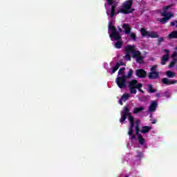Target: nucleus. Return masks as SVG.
Masks as SVG:
<instances>
[{"instance_id":"nucleus-1","label":"nucleus","mask_w":177,"mask_h":177,"mask_svg":"<svg viewBox=\"0 0 177 177\" xmlns=\"http://www.w3.org/2000/svg\"><path fill=\"white\" fill-rule=\"evenodd\" d=\"M109 30L111 31L110 38H113L114 41H117L114 45L115 48L116 49H121L122 45H124V42L121 41V35L117 32L115 26H113V21H111L109 24Z\"/></svg>"},{"instance_id":"nucleus-2","label":"nucleus","mask_w":177,"mask_h":177,"mask_svg":"<svg viewBox=\"0 0 177 177\" xmlns=\"http://www.w3.org/2000/svg\"><path fill=\"white\" fill-rule=\"evenodd\" d=\"M162 16H163V18L157 19L158 21H160L162 24H165L169 19L171 17H174V14L172 12H162Z\"/></svg>"},{"instance_id":"nucleus-3","label":"nucleus","mask_w":177,"mask_h":177,"mask_svg":"<svg viewBox=\"0 0 177 177\" xmlns=\"http://www.w3.org/2000/svg\"><path fill=\"white\" fill-rule=\"evenodd\" d=\"M116 84L120 89L122 88H127V79L126 77L122 75V77H118L116 78Z\"/></svg>"},{"instance_id":"nucleus-4","label":"nucleus","mask_w":177,"mask_h":177,"mask_svg":"<svg viewBox=\"0 0 177 177\" xmlns=\"http://www.w3.org/2000/svg\"><path fill=\"white\" fill-rule=\"evenodd\" d=\"M123 111V115L121 119H120V122H121V124H122L125 121V120H127V117L129 116V118H130V117H132V113H129V109H128L127 106H124Z\"/></svg>"},{"instance_id":"nucleus-5","label":"nucleus","mask_w":177,"mask_h":177,"mask_svg":"<svg viewBox=\"0 0 177 177\" xmlns=\"http://www.w3.org/2000/svg\"><path fill=\"white\" fill-rule=\"evenodd\" d=\"M133 57L136 58L137 63H138L139 64H143V63H145V61L143 60V57H142L140 51H136L134 53Z\"/></svg>"},{"instance_id":"nucleus-6","label":"nucleus","mask_w":177,"mask_h":177,"mask_svg":"<svg viewBox=\"0 0 177 177\" xmlns=\"http://www.w3.org/2000/svg\"><path fill=\"white\" fill-rule=\"evenodd\" d=\"M132 5H133V0H127L122 3V9L123 10H131V8H132Z\"/></svg>"},{"instance_id":"nucleus-7","label":"nucleus","mask_w":177,"mask_h":177,"mask_svg":"<svg viewBox=\"0 0 177 177\" xmlns=\"http://www.w3.org/2000/svg\"><path fill=\"white\" fill-rule=\"evenodd\" d=\"M143 84L142 83L138 84L137 80H132L131 82H129V88H142Z\"/></svg>"},{"instance_id":"nucleus-8","label":"nucleus","mask_w":177,"mask_h":177,"mask_svg":"<svg viewBox=\"0 0 177 177\" xmlns=\"http://www.w3.org/2000/svg\"><path fill=\"white\" fill-rule=\"evenodd\" d=\"M161 82L163 84V85H175V84H177V80H172L171 79L165 77L162 79Z\"/></svg>"},{"instance_id":"nucleus-9","label":"nucleus","mask_w":177,"mask_h":177,"mask_svg":"<svg viewBox=\"0 0 177 177\" xmlns=\"http://www.w3.org/2000/svg\"><path fill=\"white\" fill-rule=\"evenodd\" d=\"M136 75L138 77V78H146L147 72H146L145 69H137L136 71Z\"/></svg>"},{"instance_id":"nucleus-10","label":"nucleus","mask_w":177,"mask_h":177,"mask_svg":"<svg viewBox=\"0 0 177 177\" xmlns=\"http://www.w3.org/2000/svg\"><path fill=\"white\" fill-rule=\"evenodd\" d=\"M124 52L129 54L133 53V56H135V52L137 51L135 50V46L127 45L124 47Z\"/></svg>"},{"instance_id":"nucleus-11","label":"nucleus","mask_w":177,"mask_h":177,"mask_svg":"<svg viewBox=\"0 0 177 177\" xmlns=\"http://www.w3.org/2000/svg\"><path fill=\"white\" fill-rule=\"evenodd\" d=\"M170 57H169V53H166L165 55H162L161 60H160V63L162 64V66H165V64H167V63H168V61L169 60Z\"/></svg>"},{"instance_id":"nucleus-12","label":"nucleus","mask_w":177,"mask_h":177,"mask_svg":"<svg viewBox=\"0 0 177 177\" xmlns=\"http://www.w3.org/2000/svg\"><path fill=\"white\" fill-rule=\"evenodd\" d=\"M121 27H122L123 30H124L125 34L127 35H129L131 34V26L128 24H123L121 25Z\"/></svg>"},{"instance_id":"nucleus-13","label":"nucleus","mask_w":177,"mask_h":177,"mask_svg":"<svg viewBox=\"0 0 177 177\" xmlns=\"http://www.w3.org/2000/svg\"><path fill=\"white\" fill-rule=\"evenodd\" d=\"M151 70L153 72L149 73V80H156V65H153Z\"/></svg>"},{"instance_id":"nucleus-14","label":"nucleus","mask_w":177,"mask_h":177,"mask_svg":"<svg viewBox=\"0 0 177 177\" xmlns=\"http://www.w3.org/2000/svg\"><path fill=\"white\" fill-rule=\"evenodd\" d=\"M120 66H124V62H120L117 63L115 66L113 68L112 71L111 72V74H115V71H117L118 68H120Z\"/></svg>"},{"instance_id":"nucleus-15","label":"nucleus","mask_w":177,"mask_h":177,"mask_svg":"<svg viewBox=\"0 0 177 177\" xmlns=\"http://www.w3.org/2000/svg\"><path fill=\"white\" fill-rule=\"evenodd\" d=\"M168 39H177V30L172 31L167 36Z\"/></svg>"},{"instance_id":"nucleus-16","label":"nucleus","mask_w":177,"mask_h":177,"mask_svg":"<svg viewBox=\"0 0 177 177\" xmlns=\"http://www.w3.org/2000/svg\"><path fill=\"white\" fill-rule=\"evenodd\" d=\"M165 75L167 78H175L176 77V73L172 72V71H167L165 72Z\"/></svg>"},{"instance_id":"nucleus-17","label":"nucleus","mask_w":177,"mask_h":177,"mask_svg":"<svg viewBox=\"0 0 177 177\" xmlns=\"http://www.w3.org/2000/svg\"><path fill=\"white\" fill-rule=\"evenodd\" d=\"M135 9L132 8L131 10H124V9L122 10H119L116 12V15H119V13H124V15H129V13H132V12H134Z\"/></svg>"},{"instance_id":"nucleus-18","label":"nucleus","mask_w":177,"mask_h":177,"mask_svg":"<svg viewBox=\"0 0 177 177\" xmlns=\"http://www.w3.org/2000/svg\"><path fill=\"white\" fill-rule=\"evenodd\" d=\"M129 121L130 122V129H133V127H135V118H133V116H130V118H129Z\"/></svg>"},{"instance_id":"nucleus-19","label":"nucleus","mask_w":177,"mask_h":177,"mask_svg":"<svg viewBox=\"0 0 177 177\" xmlns=\"http://www.w3.org/2000/svg\"><path fill=\"white\" fill-rule=\"evenodd\" d=\"M151 127L149 126H144L142 127V130L140 131L141 133H147V132H150Z\"/></svg>"},{"instance_id":"nucleus-20","label":"nucleus","mask_w":177,"mask_h":177,"mask_svg":"<svg viewBox=\"0 0 177 177\" xmlns=\"http://www.w3.org/2000/svg\"><path fill=\"white\" fill-rule=\"evenodd\" d=\"M149 113H152V111H156V101H152L151 104L149 107Z\"/></svg>"},{"instance_id":"nucleus-21","label":"nucleus","mask_w":177,"mask_h":177,"mask_svg":"<svg viewBox=\"0 0 177 177\" xmlns=\"http://www.w3.org/2000/svg\"><path fill=\"white\" fill-rule=\"evenodd\" d=\"M111 19H113L114 17V15H115V8H116V6L115 5H113L111 6Z\"/></svg>"},{"instance_id":"nucleus-22","label":"nucleus","mask_w":177,"mask_h":177,"mask_svg":"<svg viewBox=\"0 0 177 177\" xmlns=\"http://www.w3.org/2000/svg\"><path fill=\"white\" fill-rule=\"evenodd\" d=\"M140 31L141 32V37H142L143 38L145 37H148L149 31L146 30L145 28H142Z\"/></svg>"},{"instance_id":"nucleus-23","label":"nucleus","mask_w":177,"mask_h":177,"mask_svg":"<svg viewBox=\"0 0 177 177\" xmlns=\"http://www.w3.org/2000/svg\"><path fill=\"white\" fill-rule=\"evenodd\" d=\"M143 110H145V107H143V106L136 107L133 109V113L138 114V113H140L141 111H143Z\"/></svg>"},{"instance_id":"nucleus-24","label":"nucleus","mask_w":177,"mask_h":177,"mask_svg":"<svg viewBox=\"0 0 177 177\" xmlns=\"http://www.w3.org/2000/svg\"><path fill=\"white\" fill-rule=\"evenodd\" d=\"M156 38H158V41L157 44L158 46L161 45V44H162V42H164V37H159L158 34L156 33Z\"/></svg>"},{"instance_id":"nucleus-25","label":"nucleus","mask_w":177,"mask_h":177,"mask_svg":"<svg viewBox=\"0 0 177 177\" xmlns=\"http://www.w3.org/2000/svg\"><path fill=\"white\" fill-rule=\"evenodd\" d=\"M133 74V71L132 69H129V71L127 73V75H123L124 77H126V79H131L132 78V75Z\"/></svg>"},{"instance_id":"nucleus-26","label":"nucleus","mask_w":177,"mask_h":177,"mask_svg":"<svg viewBox=\"0 0 177 177\" xmlns=\"http://www.w3.org/2000/svg\"><path fill=\"white\" fill-rule=\"evenodd\" d=\"M177 63V59H174L168 66V68H172L175 67V64Z\"/></svg>"},{"instance_id":"nucleus-27","label":"nucleus","mask_w":177,"mask_h":177,"mask_svg":"<svg viewBox=\"0 0 177 177\" xmlns=\"http://www.w3.org/2000/svg\"><path fill=\"white\" fill-rule=\"evenodd\" d=\"M129 97V93H124L123 94V95L120 97V100L122 102H126L127 100H128V98Z\"/></svg>"},{"instance_id":"nucleus-28","label":"nucleus","mask_w":177,"mask_h":177,"mask_svg":"<svg viewBox=\"0 0 177 177\" xmlns=\"http://www.w3.org/2000/svg\"><path fill=\"white\" fill-rule=\"evenodd\" d=\"M145 138H143V136L142 135H138V142L140 145H145Z\"/></svg>"},{"instance_id":"nucleus-29","label":"nucleus","mask_w":177,"mask_h":177,"mask_svg":"<svg viewBox=\"0 0 177 177\" xmlns=\"http://www.w3.org/2000/svg\"><path fill=\"white\" fill-rule=\"evenodd\" d=\"M129 91H130V93L131 95H136V89H138V88L136 87H129Z\"/></svg>"},{"instance_id":"nucleus-30","label":"nucleus","mask_w":177,"mask_h":177,"mask_svg":"<svg viewBox=\"0 0 177 177\" xmlns=\"http://www.w3.org/2000/svg\"><path fill=\"white\" fill-rule=\"evenodd\" d=\"M147 37L148 38H156V32L149 31Z\"/></svg>"},{"instance_id":"nucleus-31","label":"nucleus","mask_w":177,"mask_h":177,"mask_svg":"<svg viewBox=\"0 0 177 177\" xmlns=\"http://www.w3.org/2000/svg\"><path fill=\"white\" fill-rule=\"evenodd\" d=\"M123 74H125V67H122L118 71V75H123Z\"/></svg>"},{"instance_id":"nucleus-32","label":"nucleus","mask_w":177,"mask_h":177,"mask_svg":"<svg viewBox=\"0 0 177 177\" xmlns=\"http://www.w3.org/2000/svg\"><path fill=\"white\" fill-rule=\"evenodd\" d=\"M129 35H130V37L131 38V39L133 40V41H136V33H133V32H132V33H131V32H130V34H129Z\"/></svg>"},{"instance_id":"nucleus-33","label":"nucleus","mask_w":177,"mask_h":177,"mask_svg":"<svg viewBox=\"0 0 177 177\" xmlns=\"http://www.w3.org/2000/svg\"><path fill=\"white\" fill-rule=\"evenodd\" d=\"M148 88H149V92H150L151 93H154V92H156V90L153 89L152 85H149Z\"/></svg>"},{"instance_id":"nucleus-34","label":"nucleus","mask_w":177,"mask_h":177,"mask_svg":"<svg viewBox=\"0 0 177 177\" xmlns=\"http://www.w3.org/2000/svg\"><path fill=\"white\" fill-rule=\"evenodd\" d=\"M137 153H138L137 157H138V158H143V152L140 151H137Z\"/></svg>"},{"instance_id":"nucleus-35","label":"nucleus","mask_w":177,"mask_h":177,"mask_svg":"<svg viewBox=\"0 0 177 177\" xmlns=\"http://www.w3.org/2000/svg\"><path fill=\"white\" fill-rule=\"evenodd\" d=\"M170 26H171V27H175V26H176V27L177 28V20L171 21L170 23Z\"/></svg>"},{"instance_id":"nucleus-36","label":"nucleus","mask_w":177,"mask_h":177,"mask_svg":"<svg viewBox=\"0 0 177 177\" xmlns=\"http://www.w3.org/2000/svg\"><path fill=\"white\" fill-rule=\"evenodd\" d=\"M140 120H136V128L140 129Z\"/></svg>"},{"instance_id":"nucleus-37","label":"nucleus","mask_w":177,"mask_h":177,"mask_svg":"<svg viewBox=\"0 0 177 177\" xmlns=\"http://www.w3.org/2000/svg\"><path fill=\"white\" fill-rule=\"evenodd\" d=\"M162 97H169V94L168 93V91H165L163 94H162Z\"/></svg>"},{"instance_id":"nucleus-38","label":"nucleus","mask_w":177,"mask_h":177,"mask_svg":"<svg viewBox=\"0 0 177 177\" xmlns=\"http://www.w3.org/2000/svg\"><path fill=\"white\" fill-rule=\"evenodd\" d=\"M124 57H125V59H127V60H131V54H129V53H126Z\"/></svg>"},{"instance_id":"nucleus-39","label":"nucleus","mask_w":177,"mask_h":177,"mask_svg":"<svg viewBox=\"0 0 177 177\" xmlns=\"http://www.w3.org/2000/svg\"><path fill=\"white\" fill-rule=\"evenodd\" d=\"M108 2V5L113 6L114 3V0H106Z\"/></svg>"},{"instance_id":"nucleus-40","label":"nucleus","mask_w":177,"mask_h":177,"mask_svg":"<svg viewBox=\"0 0 177 177\" xmlns=\"http://www.w3.org/2000/svg\"><path fill=\"white\" fill-rule=\"evenodd\" d=\"M139 132H140V129L136 128V135H137L138 137H139V135H142V134H140Z\"/></svg>"},{"instance_id":"nucleus-41","label":"nucleus","mask_w":177,"mask_h":177,"mask_svg":"<svg viewBox=\"0 0 177 177\" xmlns=\"http://www.w3.org/2000/svg\"><path fill=\"white\" fill-rule=\"evenodd\" d=\"M176 56H177V52L174 51L173 54H171V59H174V57H176Z\"/></svg>"},{"instance_id":"nucleus-42","label":"nucleus","mask_w":177,"mask_h":177,"mask_svg":"<svg viewBox=\"0 0 177 177\" xmlns=\"http://www.w3.org/2000/svg\"><path fill=\"white\" fill-rule=\"evenodd\" d=\"M133 134V129H129V132H128V135H129L131 136Z\"/></svg>"},{"instance_id":"nucleus-43","label":"nucleus","mask_w":177,"mask_h":177,"mask_svg":"<svg viewBox=\"0 0 177 177\" xmlns=\"http://www.w3.org/2000/svg\"><path fill=\"white\" fill-rule=\"evenodd\" d=\"M169 8H171V6H167L164 7L163 12H167V10H168V9H169Z\"/></svg>"},{"instance_id":"nucleus-44","label":"nucleus","mask_w":177,"mask_h":177,"mask_svg":"<svg viewBox=\"0 0 177 177\" xmlns=\"http://www.w3.org/2000/svg\"><path fill=\"white\" fill-rule=\"evenodd\" d=\"M156 97H163L162 94H161V93H156Z\"/></svg>"},{"instance_id":"nucleus-45","label":"nucleus","mask_w":177,"mask_h":177,"mask_svg":"<svg viewBox=\"0 0 177 177\" xmlns=\"http://www.w3.org/2000/svg\"><path fill=\"white\" fill-rule=\"evenodd\" d=\"M136 138V136L135 134H132L131 136V138H130V139H131V140H133V139H135Z\"/></svg>"},{"instance_id":"nucleus-46","label":"nucleus","mask_w":177,"mask_h":177,"mask_svg":"<svg viewBox=\"0 0 177 177\" xmlns=\"http://www.w3.org/2000/svg\"><path fill=\"white\" fill-rule=\"evenodd\" d=\"M118 31H117V32L120 34L122 31V29L120 26H118Z\"/></svg>"},{"instance_id":"nucleus-47","label":"nucleus","mask_w":177,"mask_h":177,"mask_svg":"<svg viewBox=\"0 0 177 177\" xmlns=\"http://www.w3.org/2000/svg\"><path fill=\"white\" fill-rule=\"evenodd\" d=\"M137 89H138L139 92L141 93H145V91H143V90H142L140 88H137Z\"/></svg>"},{"instance_id":"nucleus-48","label":"nucleus","mask_w":177,"mask_h":177,"mask_svg":"<svg viewBox=\"0 0 177 177\" xmlns=\"http://www.w3.org/2000/svg\"><path fill=\"white\" fill-rule=\"evenodd\" d=\"M122 102H123L122 100L120 99V100H119V104H120L121 106H122V104H122Z\"/></svg>"},{"instance_id":"nucleus-49","label":"nucleus","mask_w":177,"mask_h":177,"mask_svg":"<svg viewBox=\"0 0 177 177\" xmlns=\"http://www.w3.org/2000/svg\"><path fill=\"white\" fill-rule=\"evenodd\" d=\"M164 52H165V53H169V49H165V50H164Z\"/></svg>"},{"instance_id":"nucleus-50","label":"nucleus","mask_w":177,"mask_h":177,"mask_svg":"<svg viewBox=\"0 0 177 177\" xmlns=\"http://www.w3.org/2000/svg\"><path fill=\"white\" fill-rule=\"evenodd\" d=\"M160 75V73L158 72H156V78H158V77Z\"/></svg>"},{"instance_id":"nucleus-51","label":"nucleus","mask_w":177,"mask_h":177,"mask_svg":"<svg viewBox=\"0 0 177 177\" xmlns=\"http://www.w3.org/2000/svg\"><path fill=\"white\" fill-rule=\"evenodd\" d=\"M157 106H158V103H157V102H156V107H157Z\"/></svg>"},{"instance_id":"nucleus-52","label":"nucleus","mask_w":177,"mask_h":177,"mask_svg":"<svg viewBox=\"0 0 177 177\" xmlns=\"http://www.w3.org/2000/svg\"><path fill=\"white\" fill-rule=\"evenodd\" d=\"M152 124H156V120H153Z\"/></svg>"},{"instance_id":"nucleus-53","label":"nucleus","mask_w":177,"mask_h":177,"mask_svg":"<svg viewBox=\"0 0 177 177\" xmlns=\"http://www.w3.org/2000/svg\"><path fill=\"white\" fill-rule=\"evenodd\" d=\"M176 50H177V46H176Z\"/></svg>"},{"instance_id":"nucleus-54","label":"nucleus","mask_w":177,"mask_h":177,"mask_svg":"<svg viewBox=\"0 0 177 177\" xmlns=\"http://www.w3.org/2000/svg\"><path fill=\"white\" fill-rule=\"evenodd\" d=\"M125 177H129V176H126Z\"/></svg>"}]
</instances>
